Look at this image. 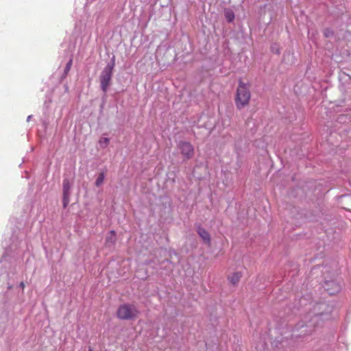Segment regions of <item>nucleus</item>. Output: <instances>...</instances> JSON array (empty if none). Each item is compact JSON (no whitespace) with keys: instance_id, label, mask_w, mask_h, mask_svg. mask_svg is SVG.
Segmentation results:
<instances>
[{"instance_id":"obj_1","label":"nucleus","mask_w":351,"mask_h":351,"mask_svg":"<svg viewBox=\"0 0 351 351\" xmlns=\"http://www.w3.org/2000/svg\"><path fill=\"white\" fill-rule=\"evenodd\" d=\"M140 311L133 304H123L120 305L117 311V316L121 320H132L136 319Z\"/></svg>"},{"instance_id":"obj_2","label":"nucleus","mask_w":351,"mask_h":351,"mask_svg":"<svg viewBox=\"0 0 351 351\" xmlns=\"http://www.w3.org/2000/svg\"><path fill=\"white\" fill-rule=\"evenodd\" d=\"M251 94L248 87L241 80L239 81L237 90L235 104L238 109H241L246 106L250 101Z\"/></svg>"},{"instance_id":"obj_3","label":"nucleus","mask_w":351,"mask_h":351,"mask_svg":"<svg viewBox=\"0 0 351 351\" xmlns=\"http://www.w3.org/2000/svg\"><path fill=\"white\" fill-rule=\"evenodd\" d=\"M115 65L114 57L108 63L99 75L100 86L102 91L106 93L110 85L112 71Z\"/></svg>"},{"instance_id":"obj_4","label":"nucleus","mask_w":351,"mask_h":351,"mask_svg":"<svg viewBox=\"0 0 351 351\" xmlns=\"http://www.w3.org/2000/svg\"><path fill=\"white\" fill-rule=\"evenodd\" d=\"M177 147L184 160H190L194 156L195 149L191 143L180 141L178 143Z\"/></svg>"},{"instance_id":"obj_5","label":"nucleus","mask_w":351,"mask_h":351,"mask_svg":"<svg viewBox=\"0 0 351 351\" xmlns=\"http://www.w3.org/2000/svg\"><path fill=\"white\" fill-rule=\"evenodd\" d=\"M72 186V183L70 182L69 179L64 178L63 180V186H62V203L63 207L66 208L70 202V197H71V189Z\"/></svg>"},{"instance_id":"obj_6","label":"nucleus","mask_w":351,"mask_h":351,"mask_svg":"<svg viewBox=\"0 0 351 351\" xmlns=\"http://www.w3.org/2000/svg\"><path fill=\"white\" fill-rule=\"evenodd\" d=\"M324 288L330 295H334L340 290V286L334 281H326Z\"/></svg>"},{"instance_id":"obj_7","label":"nucleus","mask_w":351,"mask_h":351,"mask_svg":"<svg viewBox=\"0 0 351 351\" xmlns=\"http://www.w3.org/2000/svg\"><path fill=\"white\" fill-rule=\"evenodd\" d=\"M197 232L205 243L208 245L210 244V236L206 229L199 226L197 229Z\"/></svg>"},{"instance_id":"obj_8","label":"nucleus","mask_w":351,"mask_h":351,"mask_svg":"<svg viewBox=\"0 0 351 351\" xmlns=\"http://www.w3.org/2000/svg\"><path fill=\"white\" fill-rule=\"evenodd\" d=\"M117 241L115 232L112 230L109 232L106 237V245L107 246L113 245Z\"/></svg>"},{"instance_id":"obj_9","label":"nucleus","mask_w":351,"mask_h":351,"mask_svg":"<svg viewBox=\"0 0 351 351\" xmlns=\"http://www.w3.org/2000/svg\"><path fill=\"white\" fill-rule=\"evenodd\" d=\"M241 277H242L241 272H239V271L234 272L228 276V280L232 285H236L239 283Z\"/></svg>"},{"instance_id":"obj_10","label":"nucleus","mask_w":351,"mask_h":351,"mask_svg":"<svg viewBox=\"0 0 351 351\" xmlns=\"http://www.w3.org/2000/svg\"><path fill=\"white\" fill-rule=\"evenodd\" d=\"M104 178H105L104 173H103V172L100 173L95 181V185L97 186H101L104 182Z\"/></svg>"},{"instance_id":"obj_11","label":"nucleus","mask_w":351,"mask_h":351,"mask_svg":"<svg viewBox=\"0 0 351 351\" xmlns=\"http://www.w3.org/2000/svg\"><path fill=\"white\" fill-rule=\"evenodd\" d=\"M225 16L228 22H232L234 19V14L232 11H226Z\"/></svg>"},{"instance_id":"obj_12","label":"nucleus","mask_w":351,"mask_h":351,"mask_svg":"<svg viewBox=\"0 0 351 351\" xmlns=\"http://www.w3.org/2000/svg\"><path fill=\"white\" fill-rule=\"evenodd\" d=\"M109 142H110V139L108 138L104 137V138H101L99 140V143L101 147H102L103 148H105L108 146V145L109 144Z\"/></svg>"},{"instance_id":"obj_13","label":"nucleus","mask_w":351,"mask_h":351,"mask_svg":"<svg viewBox=\"0 0 351 351\" xmlns=\"http://www.w3.org/2000/svg\"><path fill=\"white\" fill-rule=\"evenodd\" d=\"M72 63H73V60L72 59H71L66 64L65 68H64V73L65 75H66L68 73V72L70 71L71 69V67L72 66Z\"/></svg>"},{"instance_id":"obj_14","label":"nucleus","mask_w":351,"mask_h":351,"mask_svg":"<svg viewBox=\"0 0 351 351\" xmlns=\"http://www.w3.org/2000/svg\"><path fill=\"white\" fill-rule=\"evenodd\" d=\"M308 327H309V329L308 330H304V331H302L301 333L300 334V336H304V335H310L312 333L313 329V327L311 326H308Z\"/></svg>"},{"instance_id":"obj_15","label":"nucleus","mask_w":351,"mask_h":351,"mask_svg":"<svg viewBox=\"0 0 351 351\" xmlns=\"http://www.w3.org/2000/svg\"><path fill=\"white\" fill-rule=\"evenodd\" d=\"M333 34V32L332 30L327 29L324 31V36L326 37H330Z\"/></svg>"},{"instance_id":"obj_16","label":"nucleus","mask_w":351,"mask_h":351,"mask_svg":"<svg viewBox=\"0 0 351 351\" xmlns=\"http://www.w3.org/2000/svg\"><path fill=\"white\" fill-rule=\"evenodd\" d=\"M20 286L23 288L24 287V283L23 282H21Z\"/></svg>"},{"instance_id":"obj_17","label":"nucleus","mask_w":351,"mask_h":351,"mask_svg":"<svg viewBox=\"0 0 351 351\" xmlns=\"http://www.w3.org/2000/svg\"><path fill=\"white\" fill-rule=\"evenodd\" d=\"M31 117H32V116H31V115H29V116L27 117V121H29V120H31Z\"/></svg>"},{"instance_id":"obj_18","label":"nucleus","mask_w":351,"mask_h":351,"mask_svg":"<svg viewBox=\"0 0 351 351\" xmlns=\"http://www.w3.org/2000/svg\"><path fill=\"white\" fill-rule=\"evenodd\" d=\"M88 351H93V349L91 348V347H89Z\"/></svg>"}]
</instances>
